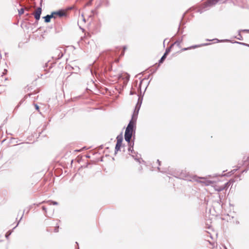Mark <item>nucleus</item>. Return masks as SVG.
Returning <instances> with one entry per match:
<instances>
[{
	"label": "nucleus",
	"instance_id": "20e7f679",
	"mask_svg": "<svg viewBox=\"0 0 249 249\" xmlns=\"http://www.w3.org/2000/svg\"><path fill=\"white\" fill-rule=\"evenodd\" d=\"M53 18H55L57 16L59 17H62L66 15V12L63 10H60L59 11L53 12Z\"/></svg>",
	"mask_w": 249,
	"mask_h": 249
},
{
	"label": "nucleus",
	"instance_id": "7ed1b4c3",
	"mask_svg": "<svg viewBox=\"0 0 249 249\" xmlns=\"http://www.w3.org/2000/svg\"><path fill=\"white\" fill-rule=\"evenodd\" d=\"M42 12V9L41 7H38L35 11L33 13L35 18L36 20H38L40 17V15Z\"/></svg>",
	"mask_w": 249,
	"mask_h": 249
},
{
	"label": "nucleus",
	"instance_id": "423d86ee",
	"mask_svg": "<svg viewBox=\"0 0 249 249\" xmlns=\"http://www.w3.org/2000/svg\"><path fill=\"white\" fill-rule=\"evenodd\" d=\"M219 0H207L206 1L207 5L211 6L217 3Z\"/></svg>",
	"mask_w": 249,
	"mask_h": 249
},
{
	"label": "nucleus",
	"instance_id": "f257e3e1",
	"mask_svg": "<svg viewBox=\"0 0 249 249\" xmlns=\"http://www.w3.org/2000/svg\"><path fill=\"white\" fill-rule=\"evenodd\" d=\"M135 120H134L133 118H132V120L130 121L126 128L124 134V139L125 141L127 142H130V140L132 137L133 128L135 125Z\"/></svg>",
	"mask_w": 249,
	"mask_h": 249
},
{
	"label": "nucleus",
	"instance_id": "4468645a",
	"mask_svg": "<svg viewBox=\"0 0 249 249\" xmlns=\"http://www.w3.org/2000/svg\"><path fill=\"white\" fill-rule=\"evenodd\" d=\"M10 234H11V232H9V231L7 232L6 233V235H5L6 237V238H7V237H8V236H9V235H10Z\"/></svg>",
	"mask_w": 249,
	"mask_h": 249
},
{
	"label": "nucleus",
	"instance_id": "6e6552de",
	"mask_svg": "<svg viewBox=\"0 0 249 249\" xmlns=\"http://www.w3.org/2000/svg\"><path fill=\"white\" fill-rule=\"evenodd\" d=\"M53 18V15L52 13L50 15H47L46 16L44 17L43 18L45 19V22H49L50 21V19L51 18Z\"/></svg>",
	"mask_w": 249,
	"mask_h": 249
},
{
	"label": "nucleus",
	"instance_id": "0eeeda50",
	"mask_svg": "<svg viewBox=\"0 0 249 249\" xmlns=\"http://www.w3.org/2000/svg\"><path fill=\"white\" fill-rule=\"evenodd\" d=\"M169 52V49L166 50L165 53H164V55L162 56L161 59L159 61V64H161L163 63V62L165 59L167 55L168 54V53Z\"/></svg>",
	"mask_w": 249,
	"mask_h": 249
},
{
	"label": "nucleus",
	"instance_id": "a211bd4d",
	"mask_svg": "<svg viewBox=\"0 0 249 249\" xmlns=\"http://www.w3.org/2000/svg\"><path fill=\"white\" fill-rule=\"evenodd\" d=\"M91 4V1L87 3V5H90Z\"/></svg>",
	"mask_w": 249,
	"mask_h": 249
},
{
	"label": "nucleus",
	"instance_id": "f8f14e48",
	"mask_svg": "<svg viewBox=\"0 0 249 249\" xmlns=\"http://www.w3.org/2000/svg\"><path fill=\"white\" fill-rule=\"evenodd\" d=\"M35 107L36 109L38 111H39V106H38V105H37L36 104H35Z\"/></svg>",
	"mask_w": 249,
	"mask_h": 249
},
{
	"label": "nucleus",
	"instance_id": "ddd939ff",
	"mask_svg": "<svg viewBox=\"0 0 249 249\" xmlns=\"http://www.w3.org/2000/svg\"><path fill=\"white\" fill-rule=\"evenodd\" d=\"M125 49H126V48H125V47H124V48H123V52L121 53V56H123V55H124V51H125Z\"/></svg>",
	"mask_w": 249,
	"mask_h": 249
},
{
	"label": "nucleus",
	"instance_id": "39448f33",
	"mask_svg": "<svg viewBox=\"0 0 249 249\" xmlns=\"http://www.w3.org/2000/svg\"><path fill=\"white\" fill-rule=\"evenodd\" d=\"M201 178L203 180H198V181H197V182L202 184V185H203L209 186L212 184V181H211V180L206 179L204 178Z\"/></svg>",
	"mask_w": 249,
	"mask_h": 249
},
{
	"label": "nucleus",
	"instance_id": "2eb2a0df",
	"mask_svg": "<svg viewBox=\"0 0 249 249\" xmlns=\"http://www.w3.org/2000/svg\"><path fill=\"white\" fill-rule=\"evenodd\" d=\"M224 187L220 188L218 190V191H220L224 189Z\"/></svg>",
	"mask_w": 249,
	"mask_h": 249
},
{
	"label": "nucleus",
	"instance_id": "9d476101",
	"mask_svg": "<svg viewBox=\"0 0 249 249\" xmlns=\"http://www.w3.org/2000/svg\"><path fill=\"white\" fill-rule=\"evenodd\" d=\"M18 13L19 15H22L24 13V9L23 8H21L19 11Z\"/></svg>",
	"mask_w": 249,
	"mask_h": 249
},
{
	"label": "nucleus",
	"instance_id": "f03ea898",
	"mask_svg": "<svg viewBox=\"0 0 249 249\" xmlns=\"http://www.w3.org/2000/svg\"><path fill=\"white\" fill-rule=\"evenodd\" d=\"M116 139L117 143L115 146V152H117L120 150L123 140L122 135H120L118 136L116 138Z\"/></svg>",
	"mask_w": 249,
	"mask_h": 249
},
{
	"label": "nucleus",
	"instance_id": "dca6fc26",
	"mask_svg": "<svg viewBox=\"0 0 249 249\" xmlns=\"http://www.w3.org/2000/svg\"><path fill=\"white\" fill-rule=\"evenodd\" d=\"M53 204H54V205H56V204H57V202H53Z\"/></svg>",
	"mask_w": 249,
	"mask_h": 249
},
{
	"label": "nucleus",
	"instance_id": "1a4fd4ad",
	"mask_svg": "<svg viewBox=\"0 0 249 249\" xmlns=\"http://www.w3.org/2000/svg\"><path fill=\"white\" fill-rule=\"evenodd\" d=\"M58 231H59V226L57 225L55 227L54 229V232H58Z\"/></svg>",
	"mask_w": 249,
	"mask_h": 249
},
{
	"label": "nucleus",
	"instance_id": "6ab92c4d",
	"mask_svg": "<svg viewBox=\"0 0 249 249\" xmlns=\"http://www.w3.org/2000/svg\"><path fill=\"white\" fill-rule=\"evenodd\" d=\"M42 208H43V210H45V208H44V207H43Z\"/></svg>",
	"mask_w": 249,
	"mask_h": 249
},
{
	"label": "nucleus",
	"instance_id": "9b49d317",
	"mask_svg": "<svg viewBox=\"0 0 249 249\" xmlns=\"http://www.w3.org/2000/svg\"><path fill=\"white\" fill-rule=\"evenodd\" d=\"M192 48H195V47H190L187 48H183V49H181V51H186V50H187L188 49H192Z\"/></svg>",
	"mask_w": 249,
	"mask_h": 249
},
{
	"label": "nucleus",
	"instance_id": "f3484780",
	"mask_svg": "<svg viewBox=\"0 0 249 249\" xmlns=\"http://www.w3.org/2000/svg\"><path fill=\"white\" fill-rule=\"evenodd\" d=\"M115 61L116 62H117H117H119V59H116V60H115Z\"/></svg>",
	"mask_w": 249,
	"mask_h": 249
}]
</instances>
